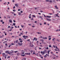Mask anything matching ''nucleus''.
Masks as SVG:
<instances>
[{"mask_svg": "<svg viewBox=\"0 0 60 60\" xmlns=\"http://www.w3.org/2000/svg\"><path fill=\"white\" fill-rule=\"evenodd\" d=\"M47 52V51L46 50H45L42 52V51L41 52V54H42V55H44V54L46 53Z\"/></svg>", "mask_w": 60, "mask_h": 60, "instance_id": "1", "label": "nucleus"}, {"mask_svg": "<svg viewBox=\"0 0 60 60\" xmlns=\"http://www.w3.org/2000/svg\"><path fill=\"white\" fill-rule=\"evenodd\" d=\"M35 40L36 41H37V39L36 38H34V39L33 40V41H34Z\"/></svg>", "mask_w": 60, "mask_h": 60, "instance_id": "2", "label": "nucleus"}, {"mask_svg": "<svg viewBox=\"0 0 60 60\" xmlns=\"http://www.w3.org/2000/svg\"><path fill=\"white\" fill-rule=\"evenodd\" d=\"M34 46V45H33V44H31L30 45V47H33Z\"/></svg>", "mask_w": 60, "mask_h": 60, "instance_id": "3", "label": "nucleus"}, {"mask_svg": "<svg viewBox=\"0 0 60 60\" xmlns=\"http://www.w3.org/2000/svg\"><path fill=\"white\" fill-rule=\"evenodd\" d=\"M18 44L19 45V46H20L21 45H22V44H23V43H18Z\"/></svg>", "mask_w": 60, "mask_h": 60, "instance_id": "4", "label": "nucleus"}, {"mask_svg": "<svg viewBox=\"0 0 60 60\" xmlns=\"http://www.w3.org/2000/svg\"><path fill=\"white\" fill-rule=\"evenodd\" d=\"M55 8H56V9H58V8L56 6V5L55 6Z\"/></svg>", "mask_w": 60, "mask_h": 60, "instance_id": "5", "label": "nucleus"}, {"mask_svg": "<svg viewBox=\"0 0 60 60\" xmlns=\"http://www.w3.org/2000/svg\"><path fill=\"white\" fill-rule=\"evenodd\" d=\"M26 55H30V53L29 52L28 53H26Z\"/></svg>", "mask_w": 60, "mask_h": 60, "instance_id": "6", "label": "nucleus"}, {"mask_svg": "<svg viewBox=\"0 0 60 60\" xmlns=\"http://www.w3.org/2000/svg\"><path fill=\"white\" fill-rule=\"evenodd\" d=\"M5 54V53H3L2 54V56H4V55Z\"/></svg>", "mask_w": 60, "mask_h": 60, "instance_id": "7", "label": "nucleus"}, {"mask_svg": "<svg viewBox=\"0 0 60 60\" xmlns=\"http://www.w3.org/2000/svg\"><path fill=\"white\" fill-rule=\"evenodd\" d=\"M58 13L57 14L55 15H56V16L57 17H59V16H58Z\"/></svg>", "mask_w": 60, "mask_h": 60, "instance_id": "8", "label": "nucleus"}, {"mask_svg": "<svg viewBox=\"0 0 60 60\" xmlns=\"http://www.w3.org/2000/svg\"><path fill=\"white\" fill-rule=\"evenodd\" d=\"M9 22H10V23H12V21L10 19L9 20Z\"/></svg>", "mask_w": 60, "mask_h": 60, "instance_id": "9", "label": "nucleus"}, {"mask_svg": "<svg viewBox=\"0 0 60 60\" xmlns=\"http://www.w3.org/2000/svg\"><path fill=\"white\" fill-rule=\"evenodd\" d=\"M22 32H21L20 33V34H22V35H23V31H22Z\"/></svg>", "mask_w": 60, "mask_h": 60, "instance_id": "10", "label": "nucleus"}, {"mask_svg": "<svg viewBox=\"0 0 60 60\" xmlns=\"http://www.w3.org/2000/svg\"><path fill=\"white\" fill-rule=\"evenodd\" d=\"M5 52L7 53H9V51H7Z\"/></svg>", "mask_w": 60, "mask_h": 60, "instance_id": "11", "label": "nucleus"}, {"mask_svg": "<svg viewBox=\"0 0 60 60\" xmlns=\"http://www.w3.org/2000/svg\"><path fill=\"white\" fill-rule=\"evenodd\" d=\"M50 17H51V16H46V17H48V18H50Z\"/></svg>", "mask_w": 60, "mask_h": 60, "instance_id": "12", "label": "nucleus"}, {"mask_svg": "<svg viewBox=\"0 0 60 60\" xmlns=\"http://www.w3.org/2000/svg\"><path fill=\"white\" fill-rule=\"evenodd\" d=\"M13 52V50H11V52H10L11 54H12Z\"/></svg>", "mask_w": 60, "mask_h": 60, "instance_id": "13", "label": "nucleus"}, {"mask_svg": "<svg viewBox=\"0 0 60 60\" xmlns=\"http://www.w3.org/2000/svg\"><path fill=\"white\" fill-rule=\"evenodd\" d=\"M30 52L31 54H32V53H33V51H31Z\"/></svg>", "mask_w": 60, "mask_h": 60, "instance_id": "14", "label": "nucleus"}, {"mask_svg": "<svg viewBox=\"0 0 60 60\" xmlns=\"http://www.w3.org/2000/svg\"><path fill=\"white\" fill-rule=\"evenodd\" d=\"M19 41H18V40H17L16 41V43H18V42Z\"/></svg>", "mask_w": 60, "mask_h": 60, "instance_id": "15", "label": "nucleus"}, {"mask_svg": "<svg viewBox=\"0 0 60 60\" xmlns=\"http://www.w3.org/2000/svg\"><path fill=\"white\" fill-rule=\"evenodd\" d=\"M24 25H21V26L22 27V28H23V27H24Z\"/></svg>", "mask_w": 60, "mask_h": 60, "instance_id": "16", "label": "nucleus"}, {"mask_svg": "<svg viewBox=\"0 0 60 60\" xmlns=\"http://www.w3.org/2000/svg\"><path fill=\"white\" fill-rule=\"evenodd\" d=\"M46 56H49V54H46Z\"/></svg>", "mask_w": 60, "mask_h": 60, "instance_id": "17", "label": "nucleus"}, {"mask_svg": "<svg viewBox=\"0 0 60 60\" xmlns=\"http://www.w3.org/2000/svg\"><path fill=\"white\" fill-rule=\"evenodd\" d=\"M19 42H23V41L22 40H21V41H19Z\"/></svg>", "mask_w": 60, "mask_h": 60, "instance_id": "18", "label": "nucleus"}, {"mask_svg": "<svg viewBox=\"0 0 60 60\" xmlns=\"http://www.w3.org/2000/svg\"><path fill=\"white\" fill-rule=\"evenodd\" d=\"M47 19L48 20V21H51V19Z\"/></svg>", "mask_w": 60, "mask_h": 60, "instance_id": "19", "label": "nucleus"}, {"mask_svg": "<svg viewBox=\"0 0 60 60\" xmlns=\"http://www.w3.org/2000/svg\"><path fill=\"white\" fill-rule=\"evenodd\" d=\"M13 26H15V23H13Z\"/></svg>", "mask_w": 60, "mask_h": 60, "instance_id": "20", "label": "nucleus"}, {"mask_svg": "<svg viewBox=\"0 0 60 60\" xmlns=\"http://www.w3.org/2000/svg\"><path fill=\"white\" fill-rule=\"evenodd\" d=\"M18 14L19 15H21V13H20V12H19L18 13Z\"/></svg>", "mask_w": 60, "mask_h": 60, "instance_id": "21", "label": "nucleus"}, {"mask_svg": "<svg viewBox=\"0 0 60 60\" xmlns=\"http://www.w3.org/2000/svg\"><path fill=\"white\" fill-rule=\"evenodd\" d=\"M5 45L7 47H8V46H7V44H6Z\"/></svg>", "mask_w": 60, "mask_h": 60, "instance_id": "22", "label": "nucleus"}, {"mask_svg": "<svg viewBox=\"0 0 60 60\" xmlns=\"http://www.w3.org/2000/svg\"><path fill=\"white\" fill-rule=\"evenodd\" d=\"M13 11L15 12L16 11V10H15V9H14L13 10Z\"/></svg>", "mask_w": 60, "mask_h": 60, "instance_id": "23", "label": "nucleus"}, {"mask_svg": "<svg viewBox=\"0 0 60 60\" xmlns=\"http://www.w3.org/2000/svg\"><path fill=\"white\" fill-rule=\"evenodd\" d=\"M46 49H49V47H47V48H45Z\"/></svg>", "mask_w": 60, "mask_h": 60, "instance_id": "24", "label": "nucleus"}, {"mask_svg": "<svg viewBox=\"0 0 60 60\" xmlns=\"http://www.w3.org/2000/svg\"><path fill=\"white\" fill-rule=\"evenodd\" d=\"M17 52H18V51H14V52H15V53H17Z\"/></svg>", "mask_w": 60, "mask_h": 60, "instance_id": "25", "label": "nucleus"}, {"mask_svg": "<svg viewBox=\"0 0 60 60\" xmlns=\"http://www.w3.org/2000/svg\"><path fill=\"white\" fill-rule=\"evenodd\" d=\"M55 38H54L53 39H52V40L53 41H54V40H55Z\"/></svg>", "mask_w": 60, "mask_h": 60, "instance_id": "26", "label": "nucleus"}, {"mask_svg": "<svg viewBox=\"0 0 60 60\" xmlns=\"http://www.w3.org/2000/svg\"><path fill=\"white\" fill-rule=\"evenodd\" d=\"M45 39H47V37H45L44 38Z\"/></svg>", "mask_w": 60, "mask_h": 60, "instance_id": "27", "label": "nucleus"}, {"mask_svg": "<svg viewBox=\"0 0 60 60\" xmlns=\"http://www.w3.org/2000/svg\"><path fill=\"white\" fill-rule=\"evenodd\" d=\"M6 3H7V2H5V3H4V4H6Z\"/></svg>", "mask_w": 60, "mask_h": 60, "instance_id": "28", "label": "nucleus"}, {"mask_svg": "<svg viewBox=\"0 0 60 60\" xmlns=\"http://www.w3.org/2000/svg\"><path fill=\"white\" fill-rule=\"evenodd\" d=\"M32 16H33V17H35V16L34 15H33Z\"/></svg>", "mask_w": 60, "mask_h": 60, "instance_id": "29", "label": "nucleus"}, {"mask_svg": "<svg viewBox=\"0 0 60 60\" xmlns=\"http://www.w3.org/2000/svg\"><path fill=\"white\" fill-rule=\"evenodd\" d=\"M49 48H51V45H49Z\"/></svg>", "mask_w": 60, "mask_h": 60, "instance_id": "30", "label": "nucleus"}, {"mask_svg": "<svg viewBox=\"0 0 60 60\" xmlns=\"http://www.w3.org/2000/svg\"><path fill=\"white\" fill-rule=\"evenodd\" d=\"M37 33H38V34H41V33H39V32H37Z\"/></svg>", "mask_w": 60, "mask_h": 60, "instance_id": "31", "label": "nucleus"}, {"mask_svg": "<svg viewBox=\"0 0 60 60\" xmlns=\"http://www.w3.org/2000/svg\"><path fill=\"white\" fill-rule=\"evenodd\" d=\"M25 54H23V55H22V56H25Z\"/></svg>", "mask_w": 60, "mask_h": 60, "instance_id": "32", "label": "nucleus"}, {"mask_svg": "<svg viewBox=\"0 0 60 60\" xmlns=\"http://www.w3.org/2000/svg\"><path fill=\"white\" fill-rule=\"evenodd\" d=\"M16 7H17V8H19V6L18 5H17L16 6Z\"/></svg>", "mask_w": 60, "mask_h": 60, "instance_id": "33", "label": "nucleus"}, {"mask_svg": "<svg viewBox=\"0 0 60 60\" xmlns=\"http://www.w3.org/2000/svg\"><path fill=\"white\" fill-rule=\"evenodd\" d=\"M38 18H40V16H38Z\"/></svg>", "mask_w": 60, "mask_h": 60, "instance_id": "34", "label": "nucleus"}, {"mask_svg": "<svg viewBox=\"0 0 60 60\" xmlns=\"http://www.w3.org/2000/svg\"><path fill=\"white\" fill-rule=\"evenodd\" d=\"M56 49H58V48H57V46H56Z\"/></svg>", "mask_w": 60, "mask_h": 60, "instance_id": "35", "label": "nucleus"}, {"mask_svg": "<svg viewBox=\"0 0 60 60\" xmlns=\"http://www.w3.org/2000/svg\"><path fill=\"white\" fill-rule=\"evenodd\" d=\"M40 38H42V36H41L40 37Z\"/></svg>", "mask_w": 60, "mask_h": 60, "instance_id": "36", "label": "nucleus"}, {"mask_svg": "<svg viewBox=\"0 0 60 60\" xmlns=\"http://www.w3.org/2000/svg\"><path fill=\"white\" fill-rule=\"evenodd\" d=\"M0 21L1 22H3V20H0Z\"/></svg>", "mask_w": 60, "mask_h": 60, "instance_id": "37", "label": "nucleus"}, {"mask_svg": "<svg viewBox=\"0 0 60 60\" xmlns=\"http://www.w3.org/2000/svg\"><path fill=\"white\" fill-rule=\"evenodd\" d=\"M15 6L13 7V9H15Z\"/></svg>", "mask_w": 60, "mask_h": 60, "instance_id": "38", "label": "nucleus"}, {"mask_svg": "<svg viewBox=\"0 0 60 60\" xmlns=\"http://www.w3.org/2000/svg\"><path fill=\"white\" fill-rule=\"evenodd\" d=\"M39 56H40V57H41V56H41V55H40V54Z\"/></svg>", "mask_w": 60, "mask_h": 60, "instance_id": "39", "label": "nucleus"}, {"mask_svg": "<svg viewBox=\"0 0 60 60\" xmlns=\"http://www.w3.org/2000/svg\"><path fill=\"white\" fill-rule=\"evenodd\" d=\"M54 48H56V46H55V45H53Z\"/></svg>", "mask_w": 60, "mask_h": 60, "instance_id": "40", "label": "nucleus"}, {"mask_svg": "<svg viewBox=\"0 0 60 60\" xmlns=\"http://www.w3.org/2000/svg\"><path fill=\"white\" fill-rule=\"evenodd\" d=\"M51 38H49V40H51Z\"/></svg>", "mask_w": 60, "mask_h": 60, "instance_id": "41", "label": "nucleus"}, {"mask_svg": "<svg viewBox=\"0 0 60 60\" xmlns=\"http://www.w3.org/2000/svg\"><path fill=\"white\" fill-rule=\"evenodd\" d=\"M6 33L5 34V35H7V34H6Z\"/></svg>", "mask_w": 60, "mask_h": 60, "instance_id": "42", "label": "nucleus"}, {"mask_svg": "<svg viewBox=\"0 0 60 60\" xmlns=\"http://www.w3.org/2000/svg\"><path fill=\"white\" fill-rule=\"evenodd\" d=\"M14 16H16V15L15 14V13H14Z\"/></svg>", "mask_w": 60, "mask_h": 60, "instance_id": "43", "label": "nucleus"}, {"mask_svg": "<svg viewBox=\"0 0 60 60\" xmlns=\"http://www.w3.org/2000/svg\"><path fill=\"white\" fill-rule=\"evenodd\" d=\"M11 44L12 45H14V44L13 43H11Z\"/></svg>", "mask_w": 60, "mask_h": 60, "instance_id": "44", "label": "nucleus"}, {"mask_svg": "<svg viewBox=\"0 0 60 60\" xmlns=\"http://www.w3.org/2000/svg\"><path fill=\"white\" fill-rule=\"evenodd\" d=\"M3 37L2 36H1V37H0V38H3Z\"/></svg>", "mask_w": 60, "mask_h": 60, "instance_id": "45", "label": "nucleus"}, {"mask_svg": "<svg viewBox=\"0 0 60 60\" xmlns=\"http://www.w3.org/2000/svg\"><path fill=\"white\" fill-rule=\"evenodd\" d=\"M27 41H30V39H28L27 40Z\"/></svg>", "mask_w": 60, "mask_h": 60, "instance_id": "46", "label": "nucleus"}, {"mask_svg": "<svg viewBox=\"0 0 60 60\" xmlns=\"http://www.w3.org/2000/svg\"><path fill=\"white\" fill-rule=\"evenodd\" d=\"M32 27L34 28V27H35V26H32Z\"/></svg>", "mask_w": 60, "mask_h": 60, "instance_id": "47", "label": "nucleus"}, {"mask_svg": "<svg viewBox=\"0 0 60 60\" xmlns=\"http://www.w3.org/2000/svg\"><path fill=\"white\" fill-rule=\"evenodd\" d=\"M44 25H46V22H44Z\"/></svg>", "mask_w": 60, "mask_h": 60, "instance_id": "48", "label": "nucleus"}, {"mask_svg": "<svg viewBox=\"0 0 60 60\" xmlns=\"http://www.w3.org/2000/svg\"><path fill=\"white\" fill-rule=\"evenodd\" d=\"M59 31V30H56V32H57V31Z\"/></svg>", "mask_w": 60, "mask_h": 60, "instance_id": "49", "label": "nucleus"}, {"mask_svg": "<svg viewBox=\"0 0 60 60\" xmlns=\"http://www.w3.org/2000/svg\"><path fill=\"white\" fill-rule=\"evenodd\" d=\"M46 2H49V0H46Z\"/></svg>", "mask_w": 60, "mask_h": 60, "instance_id": "50", "label": "nucleus"}, {"mask_svg": "<svg viewBox=\"0 0 60 60\" xmlns=\"http://www.w3.org/2000/svg\"><path fill=\"white\" fill-rule=\"evenodd\" d=\"M21 40V38H19V41H20V40Z\"/></svg>", "mask_w": 60, "mask_h": 60, "instance_id": "51", "label": "nucleus"}, {"mask_svg": "<svg viewBox=\"0 0 60 60\" xmlns=\"http://www.w3.org/2000/svg\"><path fill=\"white\" fill-rule=\"evenodd\" d=\"M41 58H42V59H43V57H41Z\"/></svg>", "mask_w": 60, "mask_h": 60, "instance_id": "52", "label": "nucleus"}, {"mask_svg": "<svg viewBox=\"0 0 60 60\" xmlns=\"http://www.w3.org/2000/svg\"><path fill=\"white\" fill-rule=\"evenodd\" d=\"M24 52H22V54H24Z\"/></svg>", "mask_w": 60, "mask_h": 60, "instance_id": "53", "label": "nucleus"}, {"mask_svg": "<svg viewBox=\"0 0 60 60\" xmlns=\"http://www.w3.org/2000/svg\"><path fill=\"white\" fill-rule=\"evenodd\" d=\"M38 14H39V15H41V13H38Z\"/></svg>", "mask_w": 60, "mask_h": 60, "instance_id": "54", "label": "nucleus"}, {"mask_svg": "<svg viewBox=\"0 0 60 60\" xmlns=\"http://www.w3.org/2000/svg\"><path fill=\"white\" fill-rule=\"evenodd\" d=\"M15 6H17V4H15Z\"/></svg>", "mask_w": 60, "mask_h": 60, "instance_id": "55", "label": "nucleus"}, {"mask_svg": "<svg viewBox=\"0 0 60 60\" xmlns=\"http://www.w3.org/2000/svg\"><path fill=\"white\" fill-rule=\"evenodd\" d=\"M34 54H35V52H33V55H34Z\"/></svg>", "mask_w": 60, "mask_h": 60, "instance_id": "56", "label": "nucleus"}, {"mask_svg": "<svg viewBox=\"0 0 60 60\" xmlns=\"http://www.w3.org/2000/svg\"><path fill=\"white\" fill-rule=\"evenodd\" d=\"M17 56H19V53L17 54Z\"/></svg>", "mask_w": 60, "mask_h": 60, "instance_id": "57", "label": "nucleus"}, {"mask_svg": "<svg viewBox=\"0 0 60 60\" xmlns=\"http://www.w3.org/2000/svg\"><path fill=\"white\" fill-rule=\"evenodd\" d=\"M49 14L50 15H52V13H49Z\"/></svg>", "mask_w": 60, "mask_h": 60, "instance_id": "58", "label": "nucleus"}, {"mask_svg": "<svg viewBox=\"0 0 60 60\" xmlns=\"http://www.w3.org/2000/svg\"><path fill=\"white\" fill-rule=\"evenodd\" d=\"M11 30H9V31H11Z\"/></svg>", "mask_w": 60, "mask_h": 60, "instance_id": "59", "label": "nucleus"}, {"mask_svg": "<svg viewBox=\"0 0 60 60\" xmlns=\"http://www.w3.org/2000/svg\"><path fill=\"white\" fill-rule=\"evenodd\" d=\"M8 58H10V56H9L8 57Z\"/></svg>", "mask_w": 60, "mask_h": 60, "instance_id": "60", "label": "nucleus"}, {"mask_svg": "<svg viewBox=\"0 0 60 60\" xmlns=\"http://www.w3.org/2000/svg\"><path fill=\"white\" fill-rule=\"evenodd\" d=\"M53 52H51V54H53Z\"/></svg>", "mask_w": 60, "mask_h": 60, "instance_id": "61", "label": "nucleus"}, {"mask_svg": "<svg viewBox=\"0 0 60 60\" xmlns=\"http://www.w3.org/2000/svg\"><path fill=\"white\" fill-rule=\"evenodd\" d=\"M8 26V27H9V28H11V27H10V26Z\"/></svg>", "mask_w": 60, "mask_h": 60, "instance_id": "62", "label": "nucleus"}, {"mask_svg": "<svg viewBox=\"0 0 60 60\" xmlns=\"http://www.w3.org/2000/svg\"><path fill=\"white\" fill-rule=\"evenodd\" d=\"M13 21L14 22H16V21H15V20H13Z\"/></svg>", "mask_w": 60, "mask_h": 60, "instance_id": "63", "label": "nucleus"}, {"mask_svg": "<svg viewBox=\"0 0 60 60\" xmlns=\"http://www.w3.org/2000/svg\"><path fill=\"white\" fill-rule=\"evenodd\" d=\"M20 9H19L18 10V11H20Z\"/></svg>", "mask_w": 60, "mask_h": 60, "instance_id": "64", "label": "nucleus"}]
</instances>
